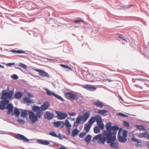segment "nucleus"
<instances>
[{
  "label": "nucleus",
  "instance_id": "09e8293b",
  "mask_svg": "<svg viewBox=\"0 0 149 149\" xmlns=\"http://www.w3.org/2000/svg\"><path fill=\"white\" fill-rule=\"evenodd\" d=\"M132 6H133L132 5H128L126 6H124V7L125 8H129Z\"/></svg>",
  "mask_w": 149,
  "mask_h": 149
},
{
  "label": "nucleus",
  "instance_id": "c85d7f7f",
  "mask_svg": "<svg viewBox=\"0 0 149 149\" xmlns=\"http://www.w3.org/2000/svg\"><path fill=\"white\" fill-rule=\"evenodd\" d=\"M50 135L56 137H57L60 138L59 136H61L60 134H59L58 135H57L54 132H52L49 133V134Z\"/></svg>",
  "mask_w": 149,
  "mask_h": 149
},
{
  "label": "nucleus",
  "instance_id": "13d9d810",
  "mask_svg": "<svg viewBox=\"0 0 149 149\" xmlns=\"http://www.w3.org/2000/svg\"><path fill=\"white\" fill-rule=\"evenodd\" d=\"M16 68L19 69L20 70H21V69L20 68H18V67H16Z\"/></svg>",
  "mask_w": 149,
  "mask_h": 149
},
{
  "label": "nucleus",
  "instance_id": "473e14b6",
  "mask_svg": "<svg viewBox=\"0 0 149 149\" xmlns=\"http://www.w3.org/2000/svg\"><path fill=\"white\" fill-rule=\"evenodd\" d=\"M64 125L65 126L67 127H70L71 125L70 124L69 121L67 120H66L65 122Z\"/></svg>",
  "mask_w": 149,
  "mask_h": 149
},
{
  "label": "nucleus",
  "instance_id": "5fc2aeb1",
  "mask_svg": "<svg viewBox=\"0 0 149 149\" xmlns=\"http://www.w3.org/2000/svg\"><path fill=\"white\" fill-rule=\"evenodd\" d=\"M45 59L47 60H53L52 59H50V58H45Z\"/></svg>",
  "mask_w": 149,
  "mask_h": 149
},
{
  "label": "nucleus",
  "instance_id": "f03ea898",
  "mask_svg": "<svg viewBox=\"0 0 149 149\" xmlns=\"http://www.w3.org/2000/svg\"><path fill=\"white\" fill-rule=\"evenodd\" d=\"M9 102L8 100H3L0 101V110H3L6 108V106L7 104L6 109L8 110L7 114H12L13 107L10 103L8 104Z\"/></svg>",
  "mask_w": 149,
  "mask_h": 149
},
{
  "label": "nucleus",
  "instance_id": "20e7f679",
  "mask_svg": "<svg viewBox=\"0 0 149 149\" xmlns=\"http://www.w3.org/2000/svg\"><path fill=\"white\" fill-rule=\"evenodd\" d=\"M36 111V115L32 111H29V118L32 123H35L38 120V118H40L42 116L41 112L38 111Z\"/></svg>",
  "mask_w": 149,
  "mask_h": 149
},
{
  "label": "nucleus",
  "instance_id": "2f4dec72",
  "mask_svg": "<svg viewBox=\"0 0 149 149\" xmlns=\"http://www.w3.org/2000/svg\"><path fill=\"white\" fill-rule=\"evenodd\" d=\"M14 113V114L17 117H18L20 114V112L19 109L16 108L15 109Z\"/></svg>",
  "mask_w": 149,
  "mask_h": 149
},
{
  "label": "nucleus",
  "instance_id": "7ed1b4c3",
  "mask_svg": "<svg viewBox=\"0 0 149 149\" xmlns=\"http://www.w3.org/2000/svg\"><path fill=\"white\" fill-rule=\"evenodd\" d=\"M127 131L126 130H123L120 128L118 134V141L121 143H125L127 141Z\"/></svg>",
  "mask_w": 149,
  "mask_h": 149
},
{
  "label": "nucleus",
  "instance_id": "5701e85b",
  "mask_svg": "<svg viewBox=\"0 0 149 149\" xmlns=\"http://www.w3.org/2000/svg\"><path fill=\"white\" fill-rule=\"evenodd\" d=\"M91 126V125L87 123L85 125L84 129L86 132H88L89 131Z\"/></svg>",
  "mask_w": 149,
  "mask_h": 149
},
{
  "label": "nucleus",
  "instance_id": "9d476101",
  "mask_svg": "<svg viewBox=\"0 0 149 149\" xmlns=\"http://www.w3.org/2000/svg\"><path fill=\"white\" fill-rule=\"evenodd\" d=\"M34 70L35 71L39 72V75L40 76L44 77H49V75L48 74L47 72L43 70H41L38 69H34Z\"/></svg>",
  "mask_w": 149,
  "mask_h": 149
},
{
  "label": "nucleus",
  "instance_id": "4468645a",
  "mask_svg": "<svg viewBox=\"0 0 149 149\" xmlns=\"http://www.w3.org/2000/svg\"><path fill=\"white\" fill-rule=\"evenodd\" d=\"M37 141L40 144L45 145H48L50 144L49 141L46 140L39 139Z\"/></svg>",
  "mask_w": 149,
  "mask_h": 149
},
{
  "label": "nucleus",
  "instance_id": "864d4df0",
  "mask_svg": "<svg viewBox=\"0 0 149 149\" xmlns=\"http://www.w3.org/2000/svg\"><path fill=\"white\" fill-rule=\"evenodd\" d=\"M106 81H108L109 82H111L112 81V80L109 79H107L106 80Z\"/></svg>",
  "mask_w": 149,
  "mask_h": 149
},
{
  "label": "nucleus",
  "instance_id": "aec40b11",
  "mask_svg": "<svg viewBox=\"0 0 149 149\" xmlns=\"http://www.w3.org/2000/svg\"><path fill=\"white\" fill-rule=\"evenodd\" d=\"M90 113L88 112L85 113L83 117H82V119L84 122L86 121L90 116Z\"/></svg>",
  "mask_w": 149,
  "mask_h": 149
},
{
  "label": "nucleus",
  "instance_id": "c756f323",
  "mask_svg": "<svg viewBox=\"0 0 149 149\" xmlns=\"http://www.w3.org/2000/svg\"><path fill=\"white\" fill-rule=\"evenodd\" d=\"M21 116L22 117L25 118L28 115V113L27 111L23 110L21 112Z\"/></svg>",
  "mask_w": 149,
  "mask_h": 149
},
{
  "label": "nucleus",
  "instance_id": "7c9ffc66",
  "mask_svg": "<svg viewBox=\"0 0 149 149\" xmlns=\"http://www.w3.org/2000/svg\"><path fill=\"white\" fill-rule=\"evenodd\" d=\"M101 129L99 127L97 126H95L94 128V132L95 133L97 134L99 133Z\"/></svg>",
  "mask_w": 149,
  "mask_h": 149
},
{
  "label": "nucleus",
  "instance_id": "f8f14e48",
  "mask_svg": "<svg viewBox=\"0 0 149 149\" xmlns=\"http://www.w3.org/2000/svg\"><path fill=\"white\" fill-rule=\"evenodd\" d=\"M53 116L54 115L49 111L47 112L44 116L45 118L48 120L52 119L53 118Z\"/></svg>",
  "mask_w": 149,
  "mask_h": 149
},
{
  "label": "nucleus",
  "instance_id": "8fccbe9b",
  "mask_svg": "<svg viewBox=\"0 0 149 149\" xmlns=\"http://www.w3.org/2000/svg\"><path fill=\"white\" fill-rule=\"evenodd\" d=\"M59 149H67V148L64 146H62L61 147H60Z\"/></svg>",
  "mask_w": 149,
  "mask_h": 149
},
{
  "label": "nucleus",
  "instance_id": "49530a36",
  "mask_svg": "<svg viewBox=\"0 0 149 149\" xmlns=\"http://www.w3.org/2000/svg\"><path fill=\"white\" fill-rule=\"evenodd\" d=\"M68 114L70 116H75L76 115V113L75 112H73L72 113H68Z\"/></svg>",
  "mask_w": 149,
  "mask_h": 149
},
{
  "label": "nucleus",
  "instance_id": "a18cd8bd",
  "mask_svg": "<svg viewBox=\"0 0 149 149\" xmlns=\"http://www.w3.org/2000/svg\"><path fill=\"white\" fill-rule=\"evenodd\" d=\"M12 78L15 79H17L18 78V77L16 74H13L12 75Z\"/></svg>",
  "mask_w": 149,
  "mask_h": 149
},
{
  "label": "nucleus",
  "instance_id": "e433bc0d",
  "mask_svg": "<svg viewBox=\"0 0 149 149\" xmlns=\"http://www.w3.org/2000/svg\"><path fill=\"white\" fill-rule=\"evenodd\" d=\"M87 133V132H82L80 133V134H79V136L81 138H82L86 135Z\"/></svg>",
  "mask_w": 149,
  "mask_h": 149
},
{
  "label": "nucleus",
  "instance_id": "39448f33",
  "mask_svg": "<svg viewBox=\"0 0 149 149\" xmlns=\"http://www.w3.org/2000/svg\"><path fill=\"white\" fill-rule=\"evenodd\" d=\"M49 102H45L43 105L40 107L37 106H34L32 107V110L36 112V111L41 112L42 115L43 114V111H45L50 106Z\"/></svg>",
  "mask_w": 149,
  "mask_h": 149
},
{
  "label": "nucleus",
  "instance_id": "79ce46f5",
  "mask_svg": "<svg viewBox=\"0 0 149 149\" xmlns=\"http://www.w3.org/2000/svg\"><path fill=\"white\" fill-rule=\"evenodd\" d=\"M132 140L134 141L135 142L138 143H139L140 142V141H139L138 139H137L135 138H132Z\"/></svg>",
  "mask_w": 149,
  "mask_h": 149
},
{
  "label": "nucleus",
  "instance_id": "72a5a7b5",
  "mask_svg": "<svg viewBox=\"0 0 149 149\" xmlns=\"http://www.w3.org/2000/svg\"><path fill=\"white\" fill-rule=\"evenodd\" d=\"M24 100L25 102L28 103H31L33 101L28 97H25L24 98Z\"/></svg>",
  "mask_w": 149,
  "mask_h": 149
},
{
  "label": "nucleus",
  "instance_id": "9b49d317",
  "mask_svg": "<svg viewBox=\"0 0 149 149\" xmlns=\"http://www.w3.org/2000/svg\"><path fill=\"white\" fill-rule=\"evenodd\" d=\"M82 87L90 91H94L96 89V88L90 85H86L82 86Z\"/></svg>",
  "mask_w": 149,
  "mask_h": 149
},
{
  "label": "nucleus",
  "instance_id": "bb28decb",
  "mask_svg": "<svg viewBox=\"0 0 149 149\" xmlns=\"http://www.w3.org/2000/svg\"><path fill=\"white\" fill-rule=\"evenodd\" d=\"M91 136L90 135H88L86 137L85 139V141L86 143H88L91 140Z\"/></svg>",
  "mask_w": 149,
  "mask_h": 149
},
{
  "label": "nucleus",
  "instance_id": "a19ab883",
  "mask_svg": "<svg viewBox=\"0 0 149 149\" xmlns=\"http://www.w3.org/2000/svg\"><path fill=\"white\" fill-rule=\"evenodd\" d=\"M118 115L120 116H121L123 117H127L128 116H127L124 114L122 113H119L118 114Z\"/></svg>",
  "mask_w": 149,
  "mask_h": 149
},
{
  "label": "nucleus",
  "instance_id": "423d86ee",
  "mask_svg": "<svg viewBox=\"0 0 149 149\" xmlns=\"http://www.w3.org/2000/svg\"><path fill=\"white\" fill-rule=\"evenodd\" d=\"M13 92L12 91L7 90H3L2 92L1 98L3 100H8V99H11L12 98Z\"/></svg>",
  "mask_w": 149,
  "mask_h": 149
},
{
  "label": "nucleus",
  "instance_id": "0eeeda50",
  "mask_svg": "<svg viewBox=\"0 0 149 149\" xmlns=\"http://www.w3.org/2000/svg\"><path fill=\"white\" fill-rule=\"evenodd\" d=\"M95 117L97 124L101 129H103L104 128V125L101 117L99 115L96 116Z\"/></svg>",
  "mask_w": 149,
  "mask_h": 149
},
{
  "label": "nucleus",
  "instance_id": "c9c22d12",
  "mask_svg": "<svg viewBox=\"0 0 149 149\" xmlns=\"http://www.w3.org/2000/svg\"><path fill=\"white\" fill-rule=\"evenodd\" d=\"M11 51L13 52H16L17 53H25V52L22 51V50H17L15 51V50H11Z\"/></svg>",
  "mask_w": 149,
  "mask_h": 149
},
{
  "label": "nucleus",
  "instance_id": "de8ad7c7",
  "mask_svg": "<svg viewBox=\"0 0 149 149\" xmlns=\"http://www.w3.org/2000/svg\"><path fill=\"white\" fill-rule=\"evenodd\" d=\"M15 64V63H8L6 64V65L7 66H11L12 65H14Z\"/></svg>",
  "mask_w": 149,
  "mask_h": 149
},
{
  "label": "nucleus",
  "instance_id": "6e6552de",
  "mask_svg": "<svg viewBox=\"0 0 149 149\" xmlns=\"http://www.w3.org/2000/svg\"><path fill=\"white\" fill-rule=\"evenodd\" d=\"M44 89L46 91L47 94L49 96L53 95L59 100L62 101H64V100L60 96L55 94L54 93L51 92L47 88H45Z\"/></svg>",
  "mask_w": 149,
  "mask_h": 149
},
{
  "label": "nucleus",
  "instance_id": "f3484780",
  "mask_svg": "<svg viewBox=\"0 0 149 149\" xmlns=\"http://www.w3.org/2000/svg\"><path fill=\"white\" fill-rule=\"evenodd\" d=\"M115 141V140L114 141L111 142L110 146L111 148L115 149H118L119 147V144L118 143L114 142Z\"/></svg>",
  "mask_w": 149,
  "mask_h": 149
},
{
  "label": "nucleus",
  "instance_id": "dca6fc26",
  "mask_svg": "<svg viewBox=\"0 0 149 149\" xmlns=\"http://www.w3.org/2000/svg\"><path fill=\"white\" fill-rule=\"evenodd\" d=\"M93 104L96 106L100 108H102L104 106V104L103 103L98 101H96L93 102Z\"/></svg>",
  "mask_w": 149,
  "mask_h": 149
},
{
  "label": "nucleus",
  "instance_id": "4d7b16f0",
  "mask_svg": "<svg viewBox=\"0 0 149 149\" xmlns=\"http://www.w3.org/2000/svg\"><path fill=\"white\" fill-rule=\"evenodd\" d=\"M3 66L0 65V68H3Z\"/></svg>",
  "mask_w": 149,
  "mask_h": 149
},
{
  "label": "nucleus",
  "instance_id": "58836bf2",
  "mask_svg": "<svg viewBox=\"0 0 149 149\" xmlns=\"http://www.w3.org/2000/svg\"><path fill=\"white\" fill-rule=\"evenodd\" d=\"M19 65L24 69H26L27 68V66L26 65L22 63H19Z\"/></svg>",
  "mask_w": 149,
  "mask_h": 149
},
{
  "label": "nucleus",
  "instance_id": "f257e3e1",
  "mask_svg": "<svg viewBox=\"0 0 149 149\" xmlns=\"http://www.w3.org/2000/svg\"><path fill=\"white\" fill-rule=\"evenodd\" d=\"M111 123L109 122L106 125V130L102 134H99L95 136L93 139V142L98 140L97 142L99 144H104L107 141L108 143L114 141L116 139V132L113 134L111 132Z\"/></svg>",
  "mask_w": 149,
  "mask_h": 149
},
{
  "label": "nucleus",
  "instance_id": "4c0bfd02",
  "mask_svg": "<svg viewBox=\"0 0 149 149\" xmlns=\"http://www.w3.org/2000/svg\"><path fill=\"white\" fill-rule=\"evenodd\" d=\"M60 65L63 68H67L70 70L71 71L72 70V69L71 68L68 67L66 65H63V64H60Z\"/></svg>",
  "mask_w": 149,
  "mask_h": 149
},
{
  "label": "nucleus",
  "instance_id": "ea45409f",
  "mask_svg": "<svg viewBox=\"0 0 149 149\" xmlns=\"http://www.w3.org/2000/svg\"><path fill=\"white\" fill-rule=\"evenodd\" d=\"M124 125L126 127H129V124L128 122L126 121H123Z\"/></svg>",
  "mask_w": 149,
  "mask_h": 149
},
{
  "label": "nucleus",
  "instance_id": "b1692460",
  "mask_svg": "<svg viewBox=\"0 0 149 149\" xmlns=\"http://www.w3.org/2000/svg\"><path fill=\"white\" fill-rule=\"evenodd\" d=\"M95 120L96 121V118L95 116V117H92L88 123L92 126L93 124L95 122Z\"/></svg>",
  "mask_w": 149,
  "mask_h": 149
},
{
  "label": "nucleus",
  "instance_id": "f704fd0d",
  "mask_svg": "<svg viewBox=\"0 0 149 149\" xmlns=\"http://www.w3.org/2000/svg\"><path fill=\"white\" fill-rule=\"evenodd\" d=\"M120 129L118 126H113L111 127V131L112 130H113L115 132L116 130H119Z\"/></svg>",
  "mask_w": 149,
  "mask_h": 149
},
{
  "label": "nucleus",
  "instance_id": "ddd939ff",
  "mask_svg": "<svg viewBox=\"0 0 149 149\" xmlns=\"http://www.w3.org/2000/svg\"><path fill=\"white\" fill-rule=\"evenodd\" d=\"M66 96L68 98H71L73 100L76 99L77 98L76 95H74L72 93H66Z\"/></svg>",
  "mask_w": 149,
  "mask_h": 149
},
{
  "label": "nucleus",
  "instance_id": "cd10ccee",
  "mask_svg": "<svg viewBox=\"0 0 149 149\" xmlns=\"http://www.w3.org/2000/svg\"><path fill=\"white\" fill-rule=\"evenodd\" d=\"M79 131L77 129H74L72 131V136L73 137H74L75 136L77 135L79 133Z\"/></svg>",
  "mask_w": 149,
  "mask_h": 149
},
{
  "label": "nucleus",
  "instance_id": "393cba45",
  "mask_svg": "<svg viewBox=\"0 0 149 149\" xmlns=\"http://www.w3.org/2000/svg\"><path fill=\"white\" fill-rule=\"evenodd\" d=\"M135 127L137 129L145 131L146 130L145 126L142 125H136Z\"/></svg>",
  "mask_w": 149,
  "mask_h": 149
},
{
  "label": "nucleus",
  "instance_id": "c03bdc74",
  "mask_svg": "<svg viewBox=\"0 0 149 149\" xmlns=\"http://www.w3.org/2000/svg\"><path fill=\"white\" fill-rule=\"evenodd\" d=\"M17 121L20 123H24V120H23L22 119H21L20 118H19L17 120Z\"/></svg>",
  "mask_w": 149,
  "mask_h": 149
},
{
  "label": "nucleus",
  "instance_id": "2eb2a0df",
  "mask_svg": "<svg viewBox=\"0 0 149 149\" xmlns=\"http://www.w3.org/2000/svg\"><path fill=\"white\" fill-rule=\"evenodd\" d=\"M17 138L18 139L24 141L28 142L29 141V140L26 137L19 134H17Z\"/></svg>",
  "mask_w": 149,
  "mask_h": 149
},
{
  "label": "nucleus",
  "instance_id": "412c9836",
  "mask_svg": "<svg viewBox=\"0 0 149 149\" xmlns=\"http://www.w3.org/2000/svg\"><path fill=\"white\" fill-rule=\"evenodd\" d=\"M82 119V116H79L77 118L76 121L74 123V125L77 126L80 123L81 119Z\"/></svg>",
  "mask_w": 149,
  "mask_h": 149
},
{
  "label": "nucleus",
  "instance_id": "6ab92c4d",
  "mask_svg": "<svg viewBox=\"0 0 149 149\" xmlns=\"http://www.w3.org/2000/svg\"><path fill=\"white\" fill-rule=\"evenodd\" d=\"M54 125L56 127H58L61 126V127H63L64 126V123L62 121H59L54 122Z\"/></svg>",
  "mask_w": 149,
  "mask_h": 149
},
{
  "label": "nucleus",
  "instance_id": "37998d69",
  "mask_svg": "<svg viewBox=\"0 0 149 149\" xmlns=\"http://www.w3.org/2000/svg\"><path fill=\"white\" fill-rule=\"evenodd\" d=\"M84 22V20L80 18L79 19L75 20L74 21V22L75 23H77L80 22Z\"/></svg>",
  "mask_w": 149,
  "mask_h": 149
},
{
  "label": "nucleus",
  "instance_id": "4be33fe9",
  "mask_svg": "<svg viewBox=\"0 0 149 149\" xmlns=\"http://www.w3.org/2000/svg\"><path fill=\"white\" fill-rule=\"evenodd\" d=\"M108 112V111L106 110H98L97 113L102 115L106 116L107 115V113Z\"/></svg>",
  "mask_w": 149,
  "mask_h": 149
},
{
  "label": "nucleus",
  "instance_id": "a878e982",
  "mask_svg": "<svg viewBox=\"0 0 149 149\" xmlns=\"http://www.w3.org/2000/svg\"><path fill=\"white\" fill-rule=\"evenodd\" d=\"M23 95V94L20 92H17L15 95V97L16 99H20Z\"/></svg>",
  "mask_w": 149,
  "mask_h": 149
},
{
  "label": "nucleus",
  "instance_id": "3c124183",
  "mask_svg": "<svg viewBox=\"0 0 149 149\" xmlns=\"http://www.w3.org/2000/svg\"><path fill=\"white\" fill-rule=\"evenodd\" d=\"M115 36L116 37H117L120 38V37H122L123 36L119 34H117L116 35V36Z\"/></svg>",
  "mask_w": 149,
  "mask_h": 149
},
{
  "label": "nucleus",
  "instance_id": "1a4fd4ad",
  "mask_svg": "<svg viewBox=\"0 0 149 149\" xmlns=\"http://www.w3.org/2000/svg\"><path fill=\"white\" fill-rule=\"evenodd\" d=\"M56 114L58 116V118L59 120H63L65 119L67 116V114L60 111H57Z\"/></svg>",
  "mask_w": 149,
  "mask_h": 149
},
{
  "label": "nucleus",
  "instance_id": "a211bd4d",
  "mask_svg": "<svg viewBox=\"0 0 149 149\" xmlns=\"http://www.w3.org/2000/svg\"><path fill=\"white\" fill-rule=\"evenodd\" d=\"M148 136V139L149 140V134L148 135V133L147 132L139 134L138 136L140 138H146Z\"/></svg>",
  "mask_w": 149,
  "mask_h": 149
},
{
  "label": "nucleus",
  "instance_id": "6e6d98bb",
  "mask_svg": "<svg viewBox=\"0 0 149 149\" xmlns=\"http://www.w3.org/2000/svg\"><path fill=\"white\" fill-rule=\"evenodd\" d=\"M122 40H125V41H126V40L125 38H120Z\"/></svg>",
  "mask_w": 149,
  "mask_h": 149
},
{
  "label": "nucleus",
  "instance_id": "603ef678",
  "mask_svg": "<svg viewBox=\"0 0 149 149\" xmlns=\"http://www.w3.org/2000/svg\"><path fill=\"white\" fill-rule=\"evenodd\" d=\"M28 96L30 98L33 97V95L30 93H28Z\"/></svg>",
  "mask_w": 149,
  "mask_h": 149
}]
</instances>
